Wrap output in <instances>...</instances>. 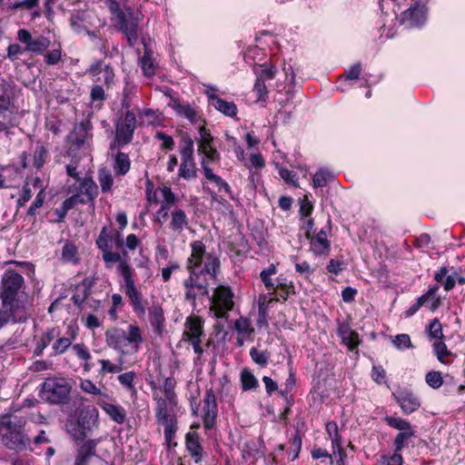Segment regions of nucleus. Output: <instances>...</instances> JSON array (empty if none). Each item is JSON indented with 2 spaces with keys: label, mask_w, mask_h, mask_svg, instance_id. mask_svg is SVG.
Wrapping results in <instances>:
<instances>
[{
  "label": "nucleus",
  "mask_w": 465,
  "mask_h": 465,
  "mask_svg": "<svg viewBox=\"0 0 465 465\" xmlns=\"http://www.w3.org/2000/svg\"><path fill=\"white\" fill-rule=\"evenodd\" d=\"M277 73V68L275 65H268L267 64H263L261 65V71L258 72L255 70L256 79L267 81L272 80Z\"/></svg>",
  "instance_id": "48"
},
{
  "label": "nucleus",
  "mask_w": 465,
  "mask_h": 465,
  "mask_svg": "<svg viewBox=\"0 0 465 465\" xmlns=\"http://www.w3.org/2000/svg\"><path fill=\"white\" fill-rule=\"evenodd\" d=\"M181 159L182 161L194 160L193 151L194 143L193 140L189 135H184L181 139Z\"/></svg>",
  "instance_id": "34"
},
{
  "label": "nucleus",
  "mask_w": 465,
  "mask_h": 465,
  "mask_svg": "<svg viewBox=\"0 0 465 465\" xmlns=\"http://www.w3.org/2000/svg\"><path fill=\"white\" fill-rule=\"evenodd\" d=\"M242 390L243 391L255 390L259 386V381L252 371L248 368L242 370L240 374Z\"/></svg>",
  "instance_id": "28"
},
{
  "label": "nucleus",
  "mask_w": 465,
  "mask_h": 465,
  "mask_svg": "<svg viewBox=\"0 0 465 465\" xmlns=\"http://www.w3.org/2000/svg\"><path fill=\"white\" fill-rule=\"evenodd\" d=\"M15 125L13 112L7 104H0V132Z\"/></svg>",
  "instance_id": "36"
},
{
  "label": "nucleus",
  "mask_w": 465,
  "mask_h": 465,
  "mask_svg": "<svg viewBox=\"0 0 465 465\" xmlns=\"http://www.w3.org/2000/svg\"><path fill=\"white\" fill-rule=\"evenodd\" d=\"M141 67L145 76L151 77L155 74L153 62L149 53L145 52L141 58Z\"/></svg>",
  "instance_id": "55"
},
{
  "label": "nucleus",
  "mask_w": 465,
  "mask_h": 465,
  "mask_svg": "<svg viewBox=\"0 0 465 465\" xmlns=\"http://www.w3.org/2000/svg\"><path fill=\"white\" fill-rule=\"evenodd\" d=\"M201 167L203 169L205 179L216 184L219 187V190L222 191V187H223L226 181L213 172L212 168L207 165L206 159H202Z\"/></svg>",
  "instance_id": "40"
},
{
  "label": "nucleus",
  "mask_w": 465,
  "mask_h": 465,
  "mask_svg": "<svg viewBox=\"0 0 465 465\" xmlns=\"http://www.w3.org/2000/svg\"><path fill=\"white\" fill-rule=\"evenodd\" d=\"M401 451L394 452L391 456L381 455V462L382 465H403L404 460L401 453Z\"/></svg>",
  "instance_id": "59"
},
{
  "label": "nucleus",
  "mask_w": 465,
  "mask_h": 465,
  "mask_svg": "<svg viewBox=\"0 0 465 465\" xmlns=\"http://www.w3.org/2000/svg\"><path fill=\"white\" fill-rule=\"evenodd\" d=\"M97 405L116 423L123 424L125 421L126 411L122 406L108 403L104 400L97 401Z\"/></svg>",
  "instance_id": "19"
},
{
  "label": "nucleus",
  "mask_w": 465,
  "mask_h": 465,
  "mask_svg": "<svg viewBox=\"0 0 465 465\" xmlns=\"http://www.w3.org/2000/svg\"><path fill=\"white\" fill-rule=\"evenodd\" d=\"M187 224L188 219L183 210L177 209L172 213V221L170 223V229L172 231L182 232Z\"/></svg>",
  "instance_id": "29"
},
{
  "label": "nucleus",
  "mask_w": 465,
  "mask_h": 465,
  "mask_svg": "<svg viewBox=\"0 0 465 465\" xmlns=\"http://www.w3.org/2000/svg\"><path fill=\"white\" fill-rule=\"evenodd\" d=\"M19 310L20 309L7 307L5 311H0V328L10 321L20 323L25 322L27 321V317L25 315H17Z\"/></svg>",
  "instance_id": "27"
},
{
  "label": "nucleus",
  "mask_w": 465,
  "mask_h": 465,
  "mask_svg": "<svg viewBox=\"0 0 465 465\" xmlns=\"http://www.w3.org/2000/svg\"><path fill=\"white\" fill-rule=\"evenodd\" d=\"M414 436H415L414 429L399 432L393 440V446H394V450H396V452L402 451V450L409 445L410 439Z\"/></svg>",
  "instance_id": "39"
},
{
  "label": "nucleus",
  "mask_w": 465,
  "mask_h": 465,
  "mask_svg": "<svg viewBox=\"0 0 465 465\" xmlns=\"http://www.w3.org/2000/svg\"><path fill=\"white\" fill-rule=\"evenodd\" d=\"M77 247L71 242H66L62 249L64 262H77Z\"/></svg>",
  "instance_id": "51"
},
{
  "label": "nucleus",
  "mask_w": 465,
  "mask_h": 465,
  "mask_svg": "<svg viewBox=\"0 0 465 465\" xmlns=\"http://www.w3.org/2000/svg\"><path fill=\"white\" fill-rule=\"evenodd\" d=\"M136 127L137 119L132 111L120 112L115 121L114 141L111 143L110 149L113 151L115 146L120 147L130 143Z\"/></svg>",
  "instance_id": "9"
},
{
  "label": "nucleus",
  "mask_w": 465,
  "mask_h": 465,
  "mask_svg": "<svg viewBox=\"0 0 465 465\" xmlns=\"http://www.w3.org/2000/svg\"><path fill=\"white\" fill-rule=\"evenodd\" d=\"M155 138L162 141L161 148L173 150L174 148L175 143L172 136L168 135L164 132L159 131L156 133Z\"/></svg>",
  "instance_id": "64"
},
{
  "label": "nucleus",
  "mask_w": 465,
  "mask_h": 465,
  "mask_svg": "<svg viewBox=\"0 0 465 465\" xmlns=\"http://www.w3.org/2000/svg\"><path fill=\"white\" fill-rule=\"evenodd\" d=\"M278 289L279 296L284 301L287 300L290 294L295 293V287L292 282H288L287 279L280 275L276 279L275 290Z\"/></svg>",
  "instance_id": "32"
},
{
  "label": "nucleus",
  "mask_w": 465,
  "mask_h": 465,
  "mask_svg": "<svg viewBox=\"0 0 465 465\" xmlns=\"http://www.w3.org/2000/svg\"><path fill=\"white\" fill-rule=\"evenodd\" d=\"M426 19V7L420 2H416L401 15V23L409 27H420Z\"/></svg>",
  "instance_id": "14"
},
{
  "label": "nucleus",
  "mask_w": 465,
  "mask_h": 465,
  "mask_svg": "<svg viewBox=\"0 0 465 465\" xmlns=\"http://www.w3.org/2000/svg\"><path fill=\"white\" fill-rule=\"evenodd\" d=\"M425 381L430 388L436 390L442 386L443 377L440 371H430L426 373Z\"/></svg>",
  "instance_id": "49"
},
{
  "label": "nucleus",
  "mask_w": 465,
  "mask_h": 465,
  "mask_svg": "<svg viewBox=\"0 0 465 465\" xmlns=\"http://www.w3.org/2000/svg\"><path fill=\"white\" fill-rule=\"evenodd\" d=\"M98 181L103 193H108L111 191L114 185V177L111 171L107 168H101L98 170Z\"/></svg>",
  "instance_id": "38"
},
{
  "label": "nucleus",
  "mask_w": 465,
  "mask_h": 465,
  "mask_svg": "<svg viewBox=\"0 0 465 465\" xmlns=\"http://www.w3.org/2000/svg\"><path fill=\"white\" fill-rule=\"evenodd\" d=\"M311 250L316 254H322L330 250V242L326 232L322 229L311 240Z\"/></svg>",
  "instance_id": "22"
},
{
  "label": "nucleus",
  "mask_w": 465,
  "mask_h": 465,
  "mask_svg": "<svg viewBox=\"0 0 465 465\" xmlns=\"http://www.w3.org/2000/svg\"><path fill=\"white\" fill-rule=\"evenodd\" d=\"M91 129V121L88 118L84 119L79 124H74L66 140L75 149H80L84 145Z\"/></svg>",
  "instance_id": "15"
},
{
  "label": "nucleus",
  "mask_w": 465,
  "mask_h": 465,
  "mask_svg": "<svg viewBox=\"0 0 465 465\" xmlns=\"http://www.w3.org/2000/svg\"><path fill=\"white\" fill-rule=\"evenodd\" d=\"M104 3L112 15V21H115V29L125 36L128 45L134 47L139 39V20L132 8L123 10L116 0H104Z\"/></svg>",
  "instance_id": "3"
},
{
  "label": "nucleus",
  "mask_w": 465,
  "mask_h": 465,
  "mask_svg": "<svg viewBox=\"0 0 465 465\" xmlns=\"http://www.w3.org/2000/svg\"><path fill=\"white\" fill-rule=\"evenodd\" d=\"M371 376L372 380L378 384L386 382V371L381 365H373L371 368Z\"/></svg>",
  "instance_id": "63"
},
{
  "label": "nucleus",
  "mask_w": 465,
  "mask_h": 465,
  "mask_svg": "<svg viewBox=\"0 0 465 465\" xmlns=\"http://www.w3.org/2000/svg\"><path fill=\"white\" fill-rule=\"evenodd\" d=\"M326 431L329 434L333 449L341 446V437L339 434L338 425L335 421H330L326 424Z\"/></svg>",
  "instance_id": "47"
},
{
  "label": "nucleus",
  "mask_w": 465,
  "mask_h": 465,
  "mask_svg": "<svg viewBox=\"0 0 465 465\" xmlns=\"http://www.w3.org/2000/svg\"><path fill=\"white\" fill-rule=\"evenodd\" d=\"M185 448L194 463L203 461L205 452L201 443V438L197 432L193 431L186 433Z\"/></svg>",
  "instance_id": "17"
},
{
  "label": "nucleus",
  "mask_w": 465,
  "mask_h": 465,
  "mask_svg": "<svg viewBox=\"0 0 465 465\" xmlns=\"http://www.w3.org/2000/svg\"><path fill=\"white\" fill-rule=\"evenodd\" d=\"M155 417L157 422L164 426V439L170 448L178 429L177 420L175 416L168 414L166 401L163 398L158 399L156 402Z\"/></svg>",
  "instance_id": "11"
},
{
  "label": "nucleus",
  "mask_w": 465,
  "mask_h": 465,
  "mask_svg": "<svg viewBox=\"0 0 465 465\" xmlns=\"http://www.w3.org/2000/svg\"><path fill=\"white\" fill-rule=\"evenodd\" d=\"M104 335L107 346L119 351L122 356H125L129 353L123 349L124 342L127 341L134 344V352H137L140 349V344L143 341L141 329L136 324L129 325L127 332L121 328L107 329Z\"/></svg>",
  "instance_id": "7"
},
{
  "label": "nucleus",
  "mask_w": 465,
  "mask_h": 465,
  "mask_svg": "<svg viewBox=\"0 0 465 465\" xmlns=\"http://www.w3.org/2000/svg\"><path fill=\"white\" fill-rule=\"evenodd\" d=\"M124 356H120L119 359H118V362L119 364L116 365V364H113L110 362L109 360H99V363L101 364L102 368H101V372L103 373H118L120 372L123 368H122V365L124 363V359H123Z\"/></svg>",
  "instance_id": "50"
},
{
  "label": "nucleus",
  "mask_w": 465,
  "mask_h": 465,
  "mask_svg": "<svg viewBox=\"0 0 465 465\" xmlns=\"http://www.w3.org/2000/svg\"><path fill=\"white\" fill-rule=\"evenodd\" d=\"M83 284L84 285V287L82 290V292H76L71 297V301L73 302V303L80 310L84 309V303L91 293L90 289L93 285V282H89L88 283H86V280H84L83 282Z\"/></svg>",
  "instance_id": "37"
},
{
  "label": "nucleus",
  "mask_w": 465,
  "mask_h": 465,
  "mask_svg": "<svg viewBox=\"0 0 465 465\" xmlns=\"http://www.w3.org/2000/svg\"><path fill=\"white\" fill-rule=\"evenodd\" d=\"M383 420L390 427L398 430L399 432L413 429V426L408 420L399 417H392L387 415L383 418Z\"/></svg>",
  "instance_id": "43"
},
{
  "label": "nucleus",
  "mask_w": 465,
  "mask_h": 465,
  "mask_svg": "<svg viewBox=\"0 0 465 465\" xmlns=\"http://www.w3.org/2000/svg\"><path fill=\"white\" fill-rule=\"evenodd\" d=\"M48 158V150L42 143H37L34 155L33 165L35 169L40 170L45 165Z\"/></svg>",
  "instance_id": "42"
},
{
  "label": "nucleus",
  "mask_w": 465,
  "mask_h": 465,
  "mask_svg": "<svg viewBox=\"0 0 465 465\" xmlns=\"http://www.w3.org/2000/svg\"><path fill=\"white\" fill-rule=\"evenodd\" d=\"M425 331L430 340L443 338L442 326L438 318H434L430 322V323L426 326Z\"/></svg>",
  "instance_id": "44"
},
{
  "label": "nucleus",
  "mask_w": 465,
  "mask_h": 465,
  "mask_svg": "<svg viewBox=\"0 0 465 465\" xmlns=\"http://www.w3.org/2000/svg\"><path fill=\"white\" fill-rule=\"evenodd\" d=\"M209 103L225 116L234 117L237 114L236 104L233 102H228L222 99L217 94H210Z\"/></svg>",
  "instance_id": "20"
},
{
  "label": "nucleus",
  "mask_w": 465,
  "mask_h": 465,
  "mask_svg": "<svg viewBox=\"0 0 465 465\" xmlns=\"http://www.w3.org/2000/svg\"><path fill=\"white\" fill-rule=\"evenodd\" d=\"M186 326L189 330V332H184V335L188 336L187 340H201L203 333V326L200 319L188 318Z\"/></svg>",
  "instance_id": "30"
},
{
  "label": "nucleus",
  "mask_w": 465,
  "mask_h": 465,
  "mask_svg": "<svg viewBox=\"0 0 465 465\" xmlns=\"http://www.w3.org/2000/svg\"><path fill=\"white\" fill-rule=\"evenodd\" d=\"M24 282V278L16 272L11 273L3 279L0 298L4 308L25 309L23 302L17 298L18 292Z\"/></svg>",
  "instance_id": "10"
},
{
  "label": "nucleus",
  "mask_w": 465,
  "mask_h": 465,
  "mask_svg": "<svg viewBox=\"0 0 465 465\" xmlns=\"http://www.w3.org/2000/svg\"><path fill=\"white\" fill-rule=\"evenodd\" d=\"M90 98L91 102L93 104L99 102V104H96L95 107L101 108L102 103L105 100V93L102 85L95 84L92 87L91 93H90Z\"/></svg>",
  "instance_id": "57"
},
{
  "label": "nucleus",
  "mask_w": 465,
  "mask_h": 465,
  "mask_svg": "<svg viewBox=\"0 0 465 465\" xmlns=\"http://www.w3.org/2000/svg\"><path fill=\"white\" fill-rule=\"evenodd\" d=\"M392 397L405 415L416 411L421 404L419 397L407 388H398L392 392Z\"/></svg>",
  "instance_id": "13"
},
{
  "label": "nucleus",
  "mask_w": 465,
  "mask_h": 465,
  "mask_svg": "<svg viewBox=\"0 0 465 465\" xmlns=\"http://www.w3.org/2000/svg\"><path fill=\"white\" fill-rule=\"evenodd\" d=\"M432 347L438 361L441 363H444V357L451 354V351L448 350L447 345L443 341H435Z\"/></svg>",
  "instance_id": "61"
},
{
  "label": "nucleus",
  "mask_w": 465,
  "mask_h": 465,
  "mask_svg": "<svg viewBox=\"0 0 465 465\" xmlns=\"http://www.w3.org/2000/svg\"><path fill=\"white\" fill-rule=\"evenodd\" d=\"M203 423L204 430L214 429L218 414V404L213 389H208L203 399Z\"/></svg>",
  "instance_id": "12"
},
{
  "label": "nucleus",
  "mask_w": 465,
  "mask_h": 465,
  "mask_svg": "<svg viewBox=\"0 0 465 465\" xmlns=\"http://www.w3.org/2000/svg\"><path fill=\"white\" fill-rule=\"evenodd\" d=\"M25 420L22 418L8 417L0 422V431L5 430L1 434L3 444L11 450H26L31 449V440L25 432Z\"/></svg>",
  "instance_id": "5"
},
{
  "label": "nucleus",
  "mask_w": 465,
  "mask_h": 465,
  "mask_svg": "<svg viewBox=\"0 0 465 465\" xmlns=\"http://www.w3.org/2000/svg\"><path fill=\"white\" fill-rule=\"evenodd\" d=\"M253 93L256 94L258 102L266 103L268 100V88L265 82L262 80L256 79L253 86Z\"/></svg>",
  "instance_id": "54"
},
{
  "label": "nucleus",
  "mask_w": 465,
  "mask_h": 465,
  "mask_svg": "<svg viewBox=\"0 0 465 465\" xmlns=\"http://www.w3.org/2000/svg\"><path fill=\"white\" fill-rule=\"evenodd\" d=\"M39 398L55 406H64L70 403L72 386L62 377H48L38 386Z\"/></svg>",
  "instance_id": "6"
},
{
  "label": "nucleus",
  "mask_w": 465,
  "mask_h": 465,
  "mask_svg": "<svg viewBox=\"0 0 465 465\" xmlns=\"http://www.w3.org/2000/svg\"><path fill=\"white\" fill-rule=\"evenodd\" d=\"M72 345V339L62 337L55 341L53 344V350L55 355H60L64 353L67 349Z\"/></svg>",
  "instance_id": "60"
},
{
  "label": "nucleus",
  "mask_w": 465,
  "mask_h": 465,
  "mask_svg": "<svg viewBox=\"0 0 465 465\" xmlns=\"http://www.w3.org/2000/svg\"><path fill=\"white\" fill-rule=\"evenodd\" d=\"M104 262H125L124 241L119 230L104 226L95 242Z\"/></svg>",
  "instance_id": "4"
},
{
  "label": "nucleus",
  "mask_w": 465,
  "mask_h": 465,
  "mask_svg": "<svg viewBox=\"0 0 465 465\" xmlns=\"http://www.w3.org/2000/svg\"><path fill=\"white\" fill-rule=\"evenodd\" d=\"M172 102V107L178 114L188 119L192 124L198 121L197 113L191 104H182L178 98H173Z\"/></svg>",
  "instance_id": "21"
},
{
  "label": "nucleus",
  "mask_w": 465,
  "mask_h": 465,
  "mask_svg": "<svg viewBox=\"0 0 465 465\" xmlns=\"http://www.w3.org/2000/svg\"><path fill=\"white\" fill-rule=\"evenodd\" d=\"M45 199V193H44L43 190H41L37 193V195H36L35 199L34 200V202L31 203L30 207L28 208L27 215L28 216H35V213H36V210L43 206Z\"/></svg>",
  "instance_id": "62"
},
{
  "label": "nucleus",
  "mask_w": 465,
  "mask_h": 465,
  "mask_svg": "<svg viewBox=\"0 0 465 465\" xmlns=\"http://www.w3.org/2000/svg\"><path fill=\"white\" fill-rule=\"evenodd\" d=\"M86 18L87 16L84 11H78L76 13H73L71 14L69 18L70 26L77 34H81L84 31H87V27L83 25Z\"/></svg>",
  "instance_id": "33"
},
{
  "label": "nucleus",
  "mask_w": 465,
  "mask_h": 465,
  "mask_svg": "<svg viewBox=\"0 0 465 465\" xmlns=\"http://www.w3.org/2000/svg\"><path fill=\"white\" fill-rule=\"evenodd\" d=\"M391 342L394 347L400 351H404L406 349H411L414 347L410 335L406 333L397 334L391 339Z\"/></svg>",
  "instance_id": "46"
},
{
  "label": "nucleus",
  "mask_w": 465,
  "mask_h": 465,
  "mask_svg": "<svg viewBox=\"0 0 465 465\" xmlns=\"http://www.w3.org/2000/svg\"><path fill=\"white\" fill-rule=\"evenodd\" d=\"M59 333L60 331L57 328L47 330L37 341L34 350V355L37 357L41 356L44 352V350L49 345V343L54 339L55 336L59 335Z\"/></svg>",
  "instance_id": "26"
},
{
  "label": "nucleus",
  "mask_w": 465,
  "mask_h": 465,
  "mask_svg": "<svg viewBox=\"0 0 465 465\" xmlns=\"http://www.w3.org/2000/svg\"><path fill=\"white\" fill-rule=\"evenodd\" d=\"M81 193L86 195L88 201H90V206L94 208V200L98 195V186L92 177H86L80 183Z\"/></svg>",
  "instance_id": "23"
},
{
  "label": "nucleus",
  "mask_w": 465,
  "mask_h": 465,
  "mask_svg": "<svg viewBox=\"0 0 465 465\" xmlns=\"http://www.w3.org/2000/svg\"><path fill=\"white\" fill-rule=\"evenodd\" d=\"M131 166V161L127 153L123 152H118L114 160V171L116 175H125Z\"/></svg>",
  "instance_id": "25"
},
{
  "label": "nucleus",
  "mask_w": 465,
  "mask_h": 465,
  "mask_svg": "<svg viewBox=\"0 0 465 465\" xmlns=\"http://www.w3.org/2000/svg\"><path fill=\"white\" fill-rule=\"evenodd\" d=\"M149 321L153 331L161 336L163 332L165 318L163 310L159 302H153L152 307L149 308Z\"/></svg>",
  "instance_id": "18"
},
{
  "label": "nucleus",
  "mask_w": 465,
  "mask_h": 465,
  "mask_svg": "<svg viewBox=\"0 0 465 465\" xmlns=\"http://www.w3.org/2000/svg\"><path fill=\"white\" fill-rule=\"evenodd\" d=\"M252 360L260 367H266L269 361V353L267 351H260L255 347L250 350Z\"/></svg>",
  "instance_id": "53"
},
{
  "label": "nucleus",
  "mask_w": 465,
  "mask_h": 465,
  "mask_svg": "<svg viewBox=\"0 0 465 465\" xmlns=\"http://www.w3.org/2000/svg\"><path fill=\"white\" fill-rule=\"evenodd\" d=\"M200 139L198 140V152L201 153L213 146V137L204 125L199 127Z\"/></svg>",
  "instance_id": "41"
},
{
  "label": "nucleus",
  "mask_w": 465,
  "mask_h": 465,
  "mask_svg": "<svg viewBox=\"0 0 465 465\" xmlns=\"http://www.w3.org/2000/svg\"><path fill=\"white\" fill-rule=\"evenodd\" d=\"M221 263H189V277L183 281L185 300L195 303L198 296H209V281H216Z\"/></svg>",
  "instance_id": "2"
},
{
  "label": "nucleus",
  "mask_w": 465,
  "mask_h": 465,
  "mask_svg": "<svg viewBox=\"0 0 465 465\" xmlns=\"http://www.w3.org/2000/svg\"><path fill=\"white\" fill-rule=\"evenodd\" d=\"M234 294L229 286L219 285L210 298L211 301L223 311H232L234 306Z\"/></svg>",
  "instance_id": "16"
},
{
  "label": "nucleus",
  "mask_w": 465,
  "mask_h": 465,
  "mask_svg": "<svg viewBox=\"0 0 465 465\" xmlns=\"http://www.w3.org/2000/svg\"><path fill=\"white\" fill-rule=\"evenodd\" d=\"M331 173L324 168H321L312 178L313 186L315 188L324 187L328 181L331 178Z\"/></svg>",
  "instance_id": "52"
},
{
  "label": "nucleus",
  "mask_w": 465,
  "mask_h": 465,
  "mask_svg": "<svg viewBox=\"0 0 465 465\" xmlns=\"http://www.w3.org/2000/svg\"><path fill=\"white\" fill-rule=\"evenodd\" d=\"M118 272L123 276L124 284L122 287L124 288L125 295L129 299L133 311L138 316H143L146 312L145 304L147 302L143 301L141 292L138 291L134 283L133 278L134 270L131 268L130 263H118Z\"/></svg>",
  "instance_id": "8"
},
{
  "label": "nucleus",
  "mask_w": 465,
  "mask_h": 465,
  "mask_svg": "<svg viewBox=\"0 0 465 465\" xmlns=\"http://www.w3.org/2000/svg\"><path fill=\"white\" fill-rule=\"evenodd\" d=\"M73 406L67 413L64 429L72 441L76 445L74 465H90L94 456H96V448L100 442L98 439H88L94 430L99 428V411L93 405L80 402Z\"/></svg>",
  "instance_id": "1"
},
{
  "label": "nucleus",
  "mask_w": 465,
  "mask_h": 465,
  "mask_svg": "<svg viewBox=\"0 0 465 465\" xmlns=\"http://www.w3.org/2000/svg\"><path fill=\"white\" fill-rule=\"evenodd\" d=\"M415 246L420 249L424 252H428L430 254V259H435L433 257V253H430V251L433 249L431 238L428 233H421L419 237L415 239Z\"/></svg>",
  "instance_id": "45"
},
{
  "label": "nucleus",
  "mask_w": 465,
  "mask_h": 465,
  "mask_svg": "<svg viewBox=\"0 0 465 465\" xmlns=\"http://www.w3.org/2000/svg\"><path fill=\"white\" fill-rule=\"evenodd\" d=\"M192 247V257L195 262H203L206 252V248L202 241H194L191 244Z\"/></svg>",
  "instance_id": "58"
},
{
  "label": "nucleus",
  "mask_w": 465,
  "mask_h": 465,
  "mask_svg": "<svg viewBox=\"0 0 465 465\" xmlns=\"http://www.w3.org/2000/svg\"><path fill=\"white\" fill-rule=\"evenodd\" d=\"M290 443H291V451L292 452L291 460L293 461L296 459H298L301 449H302V440L301 432L299 430H297L295 435H293L291 438Z\"/></svg>",
  "instance_id": "56"
},
{
  "label": "nucleus",
  "mask_w": 465,
  "mask_h": 465,
  "mask_svg": "<svg viewBox=\"0 0 465 465\" xmlns=\"http://www.w3.org/2000/svg\"><path fill=\"white\" fill-rule=\"evenodd\" d=\"M179 176L184 180L197 177V168L194 160L182 161L179 168Z\"/></svg>",
  "instance_id": "35"
},
{
  "label": "nucleus",
  "mask_w": 465,
  "mask_h": 465,
  "mask_svg": "<svg viewBox=\"0 0 465 465\" xmlns=\"http://www.w3.org/2000/svg\"><path fill=\"white\" fill-rule=\"evenodd\" d=\"M50 40L43 35L36 38H33L31 43H28V46L25 47V51L32 52L34 54H43L50 45Z\"/></svg>",
  "instance_id": "31"
},
{
  "label": "nucleus",
  "mask_w": 465,
  "mask_h": 465,
  "mask_svg": "<svg viewBox=\"0 0 465 465\" xmlns=\"http://www.w3.org/2000/svg\"><path fill=\"white\" fill-rule=\"evenodd\" d=\"M371 272V275L379 282L383 284L390 283V273L385 263H366Z\"/></svg>",
  "instance_id": "24"
}]
</instances>
